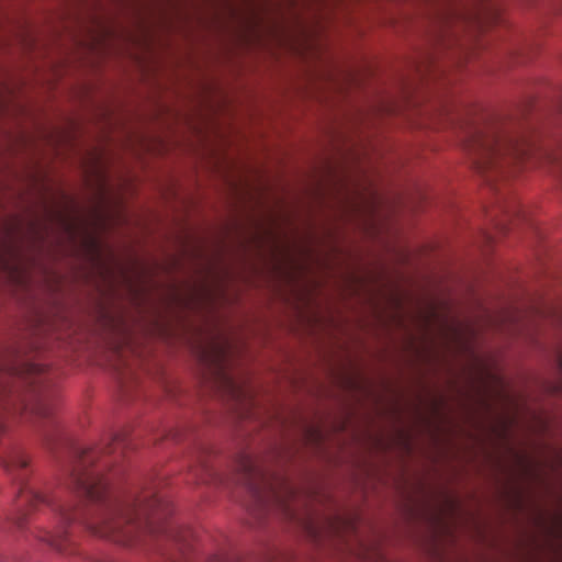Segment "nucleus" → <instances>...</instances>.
<instances>
[{"label": "nucleus", "instance_id": "f257e3e1", "mask_svg": "<svg viewBox=\"0 0 562 562\" xmlns=\"http://www.w3.org/2000/svg\"><path fill=\"white\" fill-rule=\"evenodd\" d=\"M113 450L112 445L105 448H77L65 488H38L29 484L27 457L20 450L11 451L2 462L18 487L15 524L22 527L30 510L47 508L53 515L54 526L40 530L36 537L63 554L74 552L69 527L75 522L85 526L92 535L121 546H154L162 554H167L166 546H176L183 551L190 531L168 521L171 513L169 502L155 488L128 496L110 492L103 474L109 462L98 461Z\"/></svg>", "mask_w": 562, "mask_h": 562}, {"label": "nucleus", "instance_id": "f03ea898", "mask_svg": "<svg viewBox=\"0 0 562 562\" xmlns=\"http://www.w3.org/2000/svg\"><path fill=\"white\" fill-rule=\"evenodd\" d=\"M464 147L480 172H505L512 165L527 158L531 150L530 144L522 136L498 121L472 126Z\"/></svg>", "mask_w": 562, "mask_h": 562}, {"label": "nucleus", "instance_id": "7ed1b4c3", "mask_svg": "<svg viewBox=\"0 0 562 562\" xmlns=\"http://www.w3.org/2000/svg\"><path fill=\"white\" fill-rule=\"evenodd\" d=\"M241 468L245 472V476L247 480V485H248L249 491L254 494L255 497H257L258 499L263 502L259 487L254 482H251L252 477H255L257 475L261 476V474L257 472V470L255 469V467L252 465L250 460H244Z\"/></svg>", "mask_w": 562, "mask_h": 562}, {"label": "nucleus", "instance_id": "20e7f679", "mask_svg": "<svg viewBox=\"0 0 562 562\" xmlns=\"http://www.w3.org/2000/svg\"><path fill=\"white\" fill-rule=\"evenodd\" d=\"M36 413L42 416V417H48L49 414H50V408L44 404V403H41L37 407H36Z\"/></svg>", "mask_w": 562, "mask_h": 562}, {"label": "nucleus", "instance_id": "39448f33", "mask_svg": "<svg viewBox=\"0 0 562 562\" xmlns=\"http://www.w3.org/2000/svg\"><path fill=\"white\" fill-rule=\"evenodd\" d=\"M11 391L8 389V386L0 387V404H2L4 407H7V404L4 403L5 397H8Z\"/></svg>", "mask_w": 562, "mask_h": 562}, {"label": "nucleus", "instance_id": "423d86ee", "mask_svg": "<svg viewBox=\"0 0 562 562\" xmlns=\"http://www.w3.org/2000/svg\"><path fill=\"white\" fill-rule=\"evenodd\" d=\"M554 166H555L557 172L562 178V154L559 157L554 158Z\"/></svg>", "mask_w": 562, "mask_h": 562}, {"label": "nucleus", "instance_id": "0eeeda50", "mask_svg": "<svg viewBox=\"0 0 562 562\" xmlns=\"http://www.w3.org/2000/svg\"><path fill=\"white\" fill-rule=\"evenodd\" d=\"M224 379H225V382L227 383V385L234 390L235 385H234L233 381L226 376Z\"/></svg>", "mask_w": 562, "mask_h": 562}, {"label": "nucleus", "instance_id": "6e6552de", "mask_svg": "<svg viewBox=\"0 0 562 562\" xmlns=\"http://www.w3.org/2000/svg\"><path fill=\"white\" fill-rule=\"evenodd\" d=\"M30 370L31 371H40V369L35 364H30Z\"/></svg>", "mask_w": 562, "mask_h": 562}, {"label": "nucleus", "instance_id": "1a4fd4ad", "mask_svg": "<svg viewBox=\"0 0 562 562\" xmlns=\"http://www.w3.org/2000/svg\"><path fill=\"white\" fill-rule=\"evenodd\" d=\"M115 445H122V440L120 438H114Z\"/></svg>", "mask_w": 562, "mask_h": 562}, {"label": "nucleus", "instance_id": "9d476101", "mask_svg": "<svg viewBox=\"0 0 562 562\" xmlns=\"http://www.w3.org/2000/svg\"><path fill=\"white\" fill-rule=\"evenodd\" d=\"M558 458H559V462H560V463H561V465H562V452H561V453H559Z\"/></svg>", "mask_w": 562, "mask_h": 562}, {"label": "nucleus", "instance_id": "9b49d317", "mask_svg": "<svg viewBox=\"0 0 562 562\" xmlns=\"http://www.w3.org/2000/svg\"><path fill=\"white\" fill-rule=\"evenodd\" d=\"M285 507V512L290 513V508L288 507V505H284Z\"/></svg>", "mask_w": 562, "mask_h": 562}]
</instances>
